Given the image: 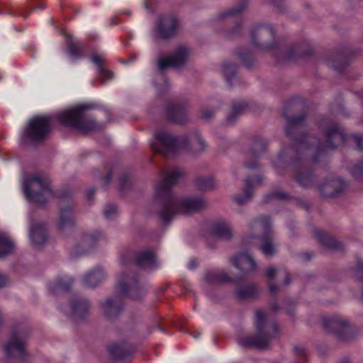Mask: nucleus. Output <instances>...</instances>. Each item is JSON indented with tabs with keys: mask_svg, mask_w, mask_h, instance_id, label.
I'll return each instance as SVG.
<instances>
[{
	"mask_svg": "<svg viewBox=\"0 0 363 363\" xmlns=\"http://www.w3.org/2000/svg\"><path fill=\"white\" fill-rule=\"evenodd\" d=\"M257 164L254 163L253 164H247V167L249 169H253L257 167Z\"/></svg>",
	"mask_w": 363,
	"mask_h": 363,
	"instance_id": "obj_57",
	"label": "nucleus"
},
{
	"mask_svg": "<svg viewBox=\"0 0 363 363\" xmlns=\"http://www.w3.org/2000/svg\"><path fill=\"white\" fill-rule=\"evenodd\" d=\"M117 213V208L114 205H108L104 210V216L106 219H111Z\"/></svg>",
	"mask_w": 363,
	"mask_h": 363,
	"instance_id": "obj_45",
	"label": "nucleus"
},
{
	"mask_svg": "<svg viewBox=\"0 0 363 363\" xmlns=\"http://www.w3.org/2000/svg\"><path fill=\"white\" fill-rule=\"evenodd\" d=\"M343 110L342 106L341 104L337 102L332 105L331 111H342Z\"/></svg>",
	"mask_w": 363,
	"mask_h": 363,
	"instance_id": "obj_52",
	"label": "nucleus"
},
{
	"mask_svg": "<svg viewBox=\"0 0 363 363\" xmlns=\"http://www.w3.org/2000/svg\"><path fill=\"white\" fill-rule=\"evenodd\" d=\"M58 121L64 125L81 131H88L95 128V123L86 115H58Z\"/></svg>",
	"mask_w": 363,
	"mask_h": 363,
	"instance_id": "obj_9",
	"label": "nucleus"
},
{
	"mask_svg": "<svg viewBox=\"0 0 363 363\" xmlns=\"http://www.w3.org/2000/svg\"><path fill=\"white\" fill-rule=\"evenodd\" d=\"M354 140L357 142V146L359 148L363 150V136L362 135H355Z\"/></svg>",
	"mask_w": 363,
	"mask_h": 363,
	"instance_id": "obj_51",
	"label": "nucleus"
},
{
	"mask_svg": "<svg viewBox=\"0 0 363 363\" xmlns=\"http://www.w3.org/2000/svg\"><path fill=\"white\" fill-rule=\"evenodd\" d=\"M276 274L277 269L274 267H269L265 272L266 276L269 279L274 277Z\"/></svg>",
	"mask_w": 363,
	"mask_h": 363,
	"instance_id": "obj_47",
	"label": "nucleus"
},
{
	"mask_svg": "<svg viewBox=\"0 0 363 363\" xmlns=\"http://www.w3.org/2000/svg\"><path fill=\"white\" fill-rule=\"evenodd\" d=\"M245 8L244 5L239 6L238 8L233 9L228 11V15H235L241 12Z\"/></svg>",
	"mask_w": 363,
	"mask_h": 363,
	"instance_id": "obj_50",
	"label": "nucleus"
},
{
	"mask_svg": "<svg viewBox=\"0 0 363 363\" xmlns=\"http://www.w3.org/2000/svg\"><path fill=\"white\" fill-rule=\"evenodd\" d=\"M117 288L123 296L135 300H140L145 295V289L134 275L123 273L117 281Z\"/></svg>",
	"mask_w": 363,
	"mask_h": 363,
	"instance_id": "obj_7",
	"label": "nucleus"
},
{
	"mask_svg": "<svg viewBox=\"0 0 363 363\" xmlns=\"http://www.w3.org/2000/svg\"><path fill=\"white\" fill-rule=\"evenodd\" d=\"M9 283V280L8 277L4 274H0V288L7 286Z\"/></svg>",
	"mask_w": 363,
	"mask_h": 363,
	"instance_id": "obj_48",
	"label": "nucleus"
},
{
	"mask_svg": "<svg viewBox=\"0 0 363 363\" xmlns=\"http://www.w3.org/2000/svg\"><path fill=\"white\" fill-rule=\"evenodd\" d=\"M303 119L304 118L303 115H301L296 119L288 118V127L286 129V133L290 134V129L298 126Z\"/></svg>",
	"mask_w": 363,
	"mask_h": 363,
	"instance_id": "obj_43",
	"label": "nucleus"
},
{
	"mask_svg": "<svg viewBox=\"0 0 363 363\" xmlns=\"http://www.w3.org/2000/svg\"><path fill=\"white\" fill-rule=\"evenodd\" d=\"M328 66L330 67L331 68H333L334 69L339 70V69L336 67V66L333 62H329Z\"/></svg>",
	"mask_w": 363,
	"mask_h": 363,
	"instance_id": "obj_55",
	"label": "nucleus"
},
{
	"mask_svg": "<svg viewBox=\"0 0 363 363\" xmlns=\"http://www.w3.org/2000/svg\"><path fill=\"white\" fill-rule=\"evenodd\" d=\"M167 120L178 125H184L189 121L187 115H169Z\"/></svg>",
	"mask_w": 363,
	"mask_h": 363,
	"instance_id": "obj_41",
	"label": "nucleus"
},
{
	"mask_svg": "<svg viewBox=\"0 0 363 363\" xmlns=\"http://www.w3.org/2000/svg\"><path fill=\"white\" fill-rule=\"evenodd\" d=\"M105 278V272L101 268H94L87 272L82 281L86 287H95Z\"/></svg>",
	"mask_w": 363,
	"mask_h": 363,
	"instance_id": "obj_23",
	"label": "nucleus"
},
{
	"mask_svg": "<svg viewBox=\"0 0 363 363\" xmlns=\"http://www.w3.org/2000/svg\"><path fill=\"white\" fill-rule=\"evenodd\" d=\"M258 33L259 35L263 36L267 33L272 34L273 30L271 26H262L258 28L255 29L252 33V39L254 41L255 44H256V35Z\"/></svg>",
	"mask_w": 363,
	"mask_h": 363,
	"instance_id": "obj_40",
	"label": "nucleus"
},
{
	"mask_svg": "<svg viewBox=\"0 0 363 363\" xmlns=\"http://www.w3.org/2000/svg\"><path fill=\"white\" fill-rule=\"evenodd\" d=\"M178 21L173 15L167 14L159 18L154 35L158 39H167L172 36L177 28Z\"/></svg>",
	"mask_w": 363,
	"mask_h": 363,
	"instance_id": "obj_8",
	"label": "nucleus"
},
{
	"mask_svg": "<svg viewBox=\"0 0 363 363\" xmlns=\"http://www.w3.org/2000/svg\"><path fill=\"white\" fill-rule=\"evenodd\" d=\"M270 226V221L267 217L263 216L260 217L258 219L254 220L251 225V228H259L264 231H266L269 229Z\"/></svg>",
	"mask_w": 363,
	"mask_h": 363,
	"instance_id": "obj_38",
	"label": "nucleus"
},
{
	"mask_svg": "<svg viewBox=\"0 0 363 363\" xmlns=\"http://www.w3.org/2000/svg\"><path fill=\"white\" fill-rule=\"evenodd\" d=\"M72 282L73 280L69 277H59L55 281L49 284V289L53 294L67 291Z\"/></svg>",
	"mask_w": 363,
	"mask_h": 363,
	"instance_id": "obj_27",
	"label": "nucleus"
},
{
	"mask_svg": "<svg viewBox=\"0 0 363 363\" xmlns=\"http://www.w3.org/2000/svg\"><path fill=\"white\" fill-rule=\"evenodd\" d=\"M122 307L123 300L121 296L107 298L101 303V311L108 318L116 317L121 312Z\"/></svg>",
	"mask_w": 363,
	"mask_h": 363,
	"instance_id": "obj_14",
	"label": "nucleus"
},
{
	"mask_svg": "<svg viewBox=\"0 0 363 363\" xmlns=\"http://www.w3.org/2000/svg\"><path fill=\"white\" fill-rule=\"evenodd\" d=\"M91 61L97 66L98 79L101 83L106 84L112 80L113 78V74L105 68V60L102 55H93L91 57Z\"/></svg>",
	"mask_w": 363,
	"mask_h": 363,
	"instance_id": "obj_19",
	"label": "nucleus"
},
{
	"mask_svg": "<svg viewBox=\"0 0 363 363\" xmlns=\"http://www.w3.org/2000/svg\"><path fill=\"white\" fill-rule=\"evenodd\" d=\"M255 334L253 336L245 335L238 340L242 347L266 348L270 342L281 335V330L276 323L269 321L266 313L262 311L255 312Z\"/></svg>",
	"mask_w": 363,
	"mask_h": 363,
	"instance_id": "obj_3",
	"label": "nucleus"
},
{
	"mask_svg": "<svg viewBox=\"0 0 363 363\" xmlns=\"http://www.w3.org/2000/svg\"><path fill=\"white\" fill-rule=\"evenodd\" d=\"M289 283V276L287 275L286 277V284H288Z\"/></svg>",
	"mask_w": 363,
	"mask_h": 363,
	"instance_id": "obj_64",
	"label": "nucleus"
},
{
	"mask_svg": "<svg viewBox=\"0 0 363 363\" xmlns=\"http://www.w3.org/2000/svg\"><path fill=\"white\" fill-rule=\"evenodd\" d=\"M353 174L354 175L363 174V161L354 168Z\"/></svg>",
	"mask_w": 363,
	"mask_h": 363,
	"instance_id": "obj_49",
	"label": "nucleus"
},
{
	"mask_svg": "<svg viewBox=\"0 0 363 363\" xmlns=\"http://www.w3.org/2000/svg\"><path fill=\"white\" fill-rule=\"evenodd\" d=\"M257 293V289L255 285L250 284L239 288L236 292L237 297L239 299H247L253 297Z\"/></svg>",
	"mask_w": 363,
	"mask_h": 363,
	"instance_id": "obj_33",
	"label": "nucleus"
},
{
	"mask_svg": "<svg viewBox=\"0 0 363 363\" xmlns=\"http://www.w3.org/2000/svg\"><path fill=\"white\" fill-rule=\"evenodd\" d=\"M196 266V262L192 261L189 263V268L193 269Z\"/></svg>",
	"mask_w": 363,
	"mask_h": 363,
	"instance_id": "obj_60",
	"label": "nucleus"
},
{
	"mask_svg": "<svg viewBox=\"0 0 363 363\" xmlns=\"http://www.w3.org/2000/svg\"><path fill=\"white\" fill-rule=\"evenodd\" d=\"M284 106L287 108H301L308 106V102L301 97L296 96L293 97L284 104Z\"/></svg>",
	"mask_w": 363,
	"mask_h": 363,
	"instance_id": "obj_37",
	"label": "nucleus"
},
{
	"mask_svg": "<svg viewBox=\"0 0 363 363\" xmlns=\"http://www.w3.org/2000/svg\"><path fill=\"white\" fill-rule=\"evenodd\" d=\"M272 307H273V309H274L275 311H277V309H278L277 304H273Z\"/></svg>",
	"mask_w": 363,
	"mask_h": 363,
	"instance_id": "obj_62",
	"label": "nucleus"
},
{
	"mask_svg": "<svg viewBox=\"0 0 363 363\" xmlns=\"http://www.w3.org/2000/svg\"><path fill=\"white\" fill-rule=\"evenodd\" d=\"M135 261L141 267L150 268L155 264V257L151 250H143L137 254Z\"/></svg>",
	"mask_w": 363,
	"mask_h": 363,
	"instance_id": "obj_26",
	"label": "nucleus"
},
{
	"mask_svg": "<svg viewBox=\"0 0 363 363\" xmlns=\"http://www.w3.org/2000/svg\"><path fill=\"white\" fill-rule=\"evenodd\" d=\"M345 188V184L342 179L331 178L322 184L320 191L325 196H335L340 194Z\"/></svg>",
	"mask_w": 363,
	"mask_h": 363,
	"instance_id": "obj_15",
	"label": "nucleus"
},
{
	"mask_svg": "<svg viewBox=\"0 0 363 363\" xmlns=\"http://www.w3.org/2000/svg\"><path fill=\"white\" fill-rule=\"evenodd\" d=\"M296 351L300 354H304V350L301 348H296Z\"/></svg>",
	"mask_w": 363,
	"mask_h": 363,
	"instance_id": "obj_56",
	"label": "nucleus"
},
{
	"mask_svg": "<svg viewBox=\"0 0 363 363\" xmlns=\"http://www.w3.org/2000/svg\"><path fill=\"white\" fill-rule=\"evenodd\" d=\"M289 195L286 193L277 191L266 196L267 201L270 200H286L289 199Z\"/></svg>",
	"mask_w": 363,
	"mask_h": 363,
	"instance_id": "obj_44",
	"label": "nucleus"
},
{
	"mask_svg": "<svg viewBox=\"0 0 363 363\" xmlns=\"http://www.w3.org/2000/svg\"><path fill=\"white\" fill-rule=\"evenodd\" d=\"M23 187L28 199L32 202L44 203L52 197L49 179L45 176L35 174L27 178Z\"/></svg>",
	"mask_w": 363,
	"mask_h": 363,
	"instance_id": "obj_4",
	"label": "nucleus"
},
{
	"mask_svg": "<svg viewBox=\"0 0 363 363\" xmlns=\"http://www.w3.org/2000/svg\"><path fill=\"white\" fill-rule=\"evenodd\" d=\"M73 206L62 208L60 210L58 227L64 233H68L74 228V218Z\"/></svg>",
	"mask_w": 363,
	"mask_h": 363,
	"instance_id": "obj_16",
	"label": "nucleus"
},
{
	"mask_svg": "<svg viewBox=\"0 0 363 363\" xmlns=\"http://www.w3.org/2000/svg\"><path fill=\"white\" fill-rule=\"evenodd\" d=\"M183 176L184 172L179 168L165 169L155 186L154 199L162 202L159 215L164 223L169 222L177 214L196 212L206 206V201L202 197L178 199L172 194V186L177 184Z\"/></svg>",
	"mask_w": 363,
	"mask_h": 363,
	"instance_id": "obj_1",
	"label": "nucleus"
},
{
	"mask_svg": "<svg viewBox=\"0 0 363 363\" xmlns=\"http://www.w3.org/2000/svg\"><path fill=\"white\" fill-rule=\"evenodd\" d=\"M239 119V115H228L225 118V125H232L235 123H236Z\"/></svg>",
	"mask_w": 363,
	"mask_h": 363,
	"instance_id": "obj_46",
	"label": "nucleus"
},
{
	"mask_svg": "<svg viewBox=\"0 0 363 363\" xmlns=\"http://www.w3.org/2000/svg\"><path fill=\"white\" fill-rule=\"evenodd\" d=\"M154 137L156 141L151 144L152 150L162 155L179 150L199 155L207 148L206 142L197 132L176 137L165 130L159 129L155 131Z\"/></svg>",
	"mask_w": 363,
	"mask_h": 363,
	"instance_id": "obj_2",
	"label": "nucleus"
},
{
	"mask_svg": "<svg viewBox=\"0 0 363 363\" xmlns=\"http://www.w3.org/2000/svg\"><path fill=\"white\" fill-rule=\"evenodd\" d=\"M358 270H361L362 268V266H363V263L362 262H360L359 263H358Z\"/></svg>",
	"mask_w": 363,
	"mask_h": 363,
	"instance_id": "obj_61",
	"label": "nucleus"
},
{
	"mask_svg": "<svg viewBox=\"0 0 363 363\" xmlns=\"http://www.w3.org/2000/svg\"><path fill=\"white\" fill-rule=\"evenodd\" d=\"M90 304L86 299L74 298L69 305L63 309L64 313L69 318L79 320L84 318L89 312Z\"/></svg>",
	"mask_w": 363,
	"mask_h": 363,
	"instance_id": "obj_11",
	"label": "nucleus"
},
{
	"mask_svg": "<svg viewBox=\"0 0 363 363\" xmlns=\"http://www.w3.org/2000/svg\"><path fill=\"white\" fill-rule=\"evenodd\" d=\"M4 350L6 356L9 358L23 355L26 352L24 335L21 332H14L5 344Z\"/></svg>",
	"mask_w": 363,
	"mask_h": 363,
	"instance_id": "obj_10",
	"label": "nucleus"
},
{
	"mask_svg": "<svg viewBox=\"0 0 363 363\" xmlns=\"http://www.w3.org/2000/svg\"><path fill=\"white\" fill-rule=\"evenodd\" d=\"M87 111L108 112L110 110L103 104L86 102L70 106L61 113H83Z\"/></svg>",
	"mask_w": 363,
	"mask_h": 363,
	"instance_id": "obj_13",
	"label": "nucleus"
},
{
	"mask_svg": "<svg viewBox=\"0 0 363 363\" xmlns=\"http://www.w3.org/2000/svg\"><path fill=\"white\" fill-rule=\"evenodd\" d=\"M30 238L34 246H40L47 239L46 228L44 224L35 223L30 225Z\"/></svg>",
	"mask_w": 363,
	"mask_h": 363,
	"instance_id": "obj_20",
	"label": "nucleus"
},
{
	"mask_svg": "<svg viewBox=\"0 0 363 363\" xmlns=\"http://www.w3.org/2000/svg\"><path fill=\"white\" fill-rule=\"evenodd\" d=\"M67 52L72 60L77 59L79 57V48L72 41L68 45Z\"/></svg>",
	"mask_w": 363,
	"mask_h": 363,
	"instance_id": "obj_42",
	"label": "nucleus"
},
{
	"mask_svg": "<svg viewBox=\"0 0 363 363\" xmlns=\"http://www.w3.org/2000/svg\"><path fill=\"white\" fill-rule=\"evenodd\" d=\"M296 180L303 186H309L313 184V176L310 171L303 169L297 173Z\"/></svg>",
	"mask_w": 363,
	"mask_h": 363,
	"instance_id": "obj_34",
	"label": "nucleus"
},
{
	"mask_svg": "<svg viewBox=\"0 0 363 363\" xmlns=\"http://www.w3.org/2000/svg\"><path fill=\"white\" fill-rule=\"evenodd\" d=\"M346 141L343 130L337 124L332 125L327 130V143L330 147H336Z\"/></svg>",
	"mask_w": 363,
	"mask_h": 363,
	"instance_id": "obj_18",
	"label": "nucleus"
},
{
	"mask_svg": "<svg viewBox=\"0 0 363 363\" xmlns=\"http://www.w3.org/2000/svg\"><path fill=\"white\" fill-rule=\"evenodd\" d=\"M104 235L100 231H92L83 235L82 245L84 250H87L95 245L98 242L104 239Z\"/></svg>",
	"mask_w": 363,
	"mask_h": 363,
	"instance_id": "obj_28",
	"label": "nucleus"
},
{
	"mask_svg": "<svg viewBox=\"0 0 363 363\" xmlns=\"http://www.w3.org/2000/svg\"><path fill=\"white\" fill-rule=\"evenodd\" d=\"M196 188L201 191H209L216 186V182L212 177H199L195 180Z\"/></svg>",
	"mask_w": 363,
	"mask_h": 363,
	"instance_id": "obj_32",
	"label": "nucleus"
},
{
	"mask_svg": "<svg viewBox=\"0 0 363 363\" xmlns=\"http://www.w3.org/2000/svg\"><path fill=\"white\" fill-rule=\"evenodd\" d=\"M121 263L123 264V265H125L126 264V262L125 260H123V259H121Z\"/></svg>",
	"mask_w": 363,
	"mask_h": 363,
	"instance_id": "obj_63",
	"label": "nucleus"
},
{
	"mask_svg": "<svg viewBox=\"0 0 363 363\" xmlns=\"http://www.w3.org/2000/svg\"><path fill=\"white\" fill-rule=\"evenodd\" d=\"M259 249L265 256H272L276 252V244L272 237L267 234L260 238Z\"/></svg>",
	"mask_w": 363,
	"mask_h": 363,
	"instance_id": "obj_30",
	"label": "nucleus"
},
{
	"mask_svg": "<svg viewBox=\"0 0 363 363\" xmlns=\"http://www.w3.org/2000/svg\"><path fill=\"white\" fill-rule=\"evenodd\" d=\"M191 104L186 99H175L167 101L164 109L171 113H182L190 111Z\"/></svg>",
	"mask_w": 363,
	"mask_h": 363,
	"instance_id": "obj_22",
	"label": "nucleus"
},
{
	"mask_svg": "<svg viewBox=\"0 0 363 363\" xmlns=\"http://www.w3.org/2000/svg\"><path fill=\"white\" fill-rule=\"evenodd\" d=\"M51 131V125L48 117L35 116L32 117L23 130V136L29 142L38 143L44 140Z\"/></svg>",
	"mask_w": 363,
	"mask_h": 363,
	"instance_id": "obj_5",
	"label": "nucleus"
},
{
	"mask_svg": "<svg viewBox=\"0 0 363 363\" xmlns=\"http://www.w3.org/2000/svg\"><path fill=\"white\" fill-rule=\"evenodd\" d=\"M262 178L260 176L256 177L255 179L247 178L245 180V189L243 194H238L234 197V201L238 204H243L247 202L252 196V189L261 183Z\"/></svg>",
	"mask_w": 363,
	"mask_h": 363,
	"instance_id": "obj_21",
	"label": "nucleus"
},
{
	"mask_svg": "<svg viewBox=\"0 0 363 363\" xmlns=\"http://www.w3.org/2000/svg\"><path fill=\"white\" fill-rule=\"evenodd\" d=\"M14 247L13 242L4 235H0V258L11 253Z\"/></svg>",
	"mask_w": 363,
	"mask_h": 363,
	"instance_id": "obj_35",
	"label": "nucleus"
},
{
	"mask_svg": "<svg viewBox=\"0 0 363 363\" xmlns=\"http://www.w3.org/2000/svg\"><path fill=\"white\" fill-rule=\"evenodd\" d=\"M213 115H202V120L204 122H209L212 120Z\"/></svg>",
	"mask_w": 363,
	"mask_h": 363,
	"instance_id": "obj_53",
	"label": "nucleus"
},
{
	"mask_svg": "<svg viewBox=\"0 0 363 363\" xmlns=\"http://www.w3.org/2000/svg\"><path fill=\"white\" fill-rule=\"evenodd\" d=\"M191 48L186 45H179L173 50L169 55L159 57L157 67L161 71L168 67H183L191 61Z\"/></svg>",
	"mask_w": 363,
	"mask_h": 363,
	"instance_id": "obj_6",
	"label": "nucleus"
},
{
	"mask_svg": "<svg viewBox=\"0 0 363 363\" xmlns=\"http://www.w3.org/2000/svg\"><path fill=\"white\" fill-rule=\"evenodd\" d=\"M231 111L233 113H238L240 112H255L258 109L257 106L252 101L237 99L232 102Z\"/></svg>",
	"mask_w": 363,
	"mask_h": 363,
	"instance_id": "obj_24",
	"label": "nucleus"
},
{
	"mask_svg": "<svg viewBox=\"0 0 363 363\" xmlns=\"http://www.w3.org/2000/svg\"><path fill=\"white\" fill-rule=\"evenodd\" d=\"M269 287L272 293H275L278 289V286L275 284H270Z\"/></svg>",
	"mask_w": 363,
	"mask_h": 363,
	"instance_id": "obj_54",
	"label": "nucleus"
},
{
	"mask_svg": "<svg viewBox=\"0 0 363 363\" xmlns=\"http://www.w3.org/2000/svg\"><path fill=\"white\" fill-rule=\"evenodd\" d=\"M191 335L195 337V338H197L200 336V333L199 332H196V333H191Z\"/></svg>",
	"mask_w": 363,
	"mask_h": 363,
	"instance_id": "obj_59",
	"label": "nucleus"
},
{
	"mask_svg": "<svg viewBox=\"0 0 363 363\" xmlns=\"http://www.w3.org/2000/svg\"><path fill=\"white\" fill-rule=\"evenodd\" d=\"M205 279L208 283L217 284L232 282L233 279L230 277L224 271H213L206 274Z\"/></svg>",
	"mask_w": 363,
	"mask_h": 363,
	"instance_id": "obj_31",
	"label": "nucleus"
},
{
	"mask_svg": "<svg viewBox=\"0 0 363 363\" xmlns=\"http://www.w3.org/2000/svg\"><path fill=\"white\" fill-rule=\"evenodd\" d=\"M221 72L226 80L230 82L235 73V66L230 62H225L222 65Z\"/></svg>",
	"mask_w": 363,
	"mask_h": 363,
	"instance_id": "obj_39",
	"label": "nucleus"
},
{
	"mask_svg": "<svg viewBox=\"0 0 363 363\" xmlns=\"http://www.w3.org/2000/svg\"><path fill=\"white\" fill-rule=\"evenodd\" d=\"M108 352L111 355L117 359H121L130 354L132 350L125 343H111L108 346Z\"/></svg>",
	"mask_w": 363,
	"mask_h": 363,
	"instance_id": "obj_29",
	"label": "nucleus"
},
{
	"mask_svg": "<svg viewBox=\"0 0 363 363\" xmlns=\"http://www.w3.org/2000/svg\"><path fill=\"white\" fill-rule=\"evenodd\" d=\"M315 237L324 246L327 247L333 248L337 247L336 240L320 230L315 231Z\"/></svg>",
	"mask_w": 363,
	"mask_h": 363,
	"instance_id": "obj_36",
	"label": "nucleus"
},
{
	"mask_svg": "<svg viewBox=\"0 0 363 363\" xmlns=\"http://www.w3.org/2000/svg\"><path fill=\"white\" fill-rule=\"evenodd\" d=\"M232 264L243 273L255 271L256 264L253 258L248 254L241 253L231 259Z\"/></svg>",
	"mask_w": 363,
	"mask_h": 363,
	"instance_id": "obj_17",
	"label": "nucleus"
},
{
	"mask_svg": "<svg viewBox=\"0 0 363 363\" xmlns=\"http://www.w3.org/2000/svg\"><path fill=\"white\" fill-rule=\"evenodd\" d=\"M111 174H108L105 178L106 183H108L111 181Z\"/></svg>",
	"mask_w": 363,
	"mask_h": 363,
	"instance_id": "obj_58",
	"label": "nucleus"
},
{
	"mask_svg": "<svg viewBox=\"0 0 363 363\" xmlns=\"http://www.w3.org/2000/svg\"><path fill=\"white\" fill-rule=\"evenodd\" d=\"M213 234L223 240H229L233 236V230L230 225L224 220L216 222L212 228Z\"/></svg>",
	"mask_w": 363,
	"mask_h": 363,
	"instance_id": "obj_25",
	"label": "nucleus"
},
{
	"mask_svg": "<svg viewBox=\"0 0 363 363\" xmlns=\"http://www.w3.org/2000/svg\"><path fill=\"white\" fill-rule=\"evenodd\" d=\"M323 325L329 332L342 335L349 328L347 321L340 316L333 315L323 319Z\"/></svg>",
	"mask_w": 363,
	"mask_h": 363,
	"instance_id": "obj_12",
	"label": "nucleus"
}]
</instances>
